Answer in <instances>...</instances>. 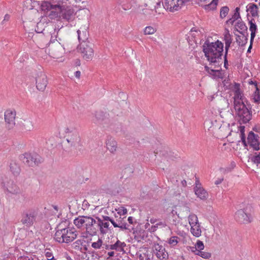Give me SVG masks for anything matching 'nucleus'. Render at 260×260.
Wrapping results in <instances>:
<instances>
[{"label":"nucleus","mask_w":260,"mask_h":260,"mask_svg":"<svg viewBox=\"0 0 260 260\" xmlns=\"http://www.w3.org/2000/svg\"><path fill=\"white\" fill-rule=\"evenodd\" d=\"M203 51L210 66L218 68L221 65L223 44L220 41L210 42L206 41L203 45Z\"/></svg>","instance_id":"1"},{"label":"nucleus","mask_w":260,"mask_h":260,"mask_svg":"<svg viewBox=\"0 0 260 260\" xmlns=\"http://www.w3.org/2000/svg\"><path fill=\"white\" fill-rule=\"evenodd\" d=\"M58 31L54 29L48 46L49 54L54 58H59L64 53V44L60 38L56 39Z\"/></svg>","instance_id":"2"},{"label":"nucleus","mask_w":260,"mask_h":260,"mask_svg":"<svg viewBox=\"0 0 260 260\" xmlns=\"http://www.w3.org/2000/svg\"><path fill=\"white\" fill-rule=\"evenodd\" d=\"M77 236V232L74 229L68 228L57 230L54 235V239L60 243H69L73 241Z\"/></svg>","instance_id":"3"},{"label":"nucleus","mask_w":260,"mask_h":260,"mask_svg":"<svg viewBox=\"0 0 260 260\" xmlns=\"http://www.w3.org/2000/svg\"><path fill=\"white\" fill-rule=\"evenodd\" d=\"M95 221L96 217L93 218L91 216H79L74 219V223L78 228H84L90 235H94Z\"/></svg>","instance_id":"4"},{"label":"nucleus","mask_w":260,"mask_h":260,"mask_svg":"<svg viewBox=\"0 0 260 260\" xmlns=\"http://www.w3.org/2000/svg\"><path fill=\"white\" fill-rule=\"evenodd\" d=\"M234 108L239 120L243 123H246L251 120L252 112L246 107L244 103L237 102L236 105L234 106Z\"/></svg>","instance_id":"5"},{"label":"nucleus","mask_w":260,"mask_h":260,"mask_svg":"<svg viewBox=\"0 0 260 260\" xmlns=\"http://www.w3.org/2000/svg\"><path fill=\"white\" fill-rule=\"evenodd\" d=\"M38 215V209L30 208L23 211L21 222L26 227L32 226L36 221Z\"/></svg>","instance_id":"6"},{"label":"nucleus","mask_w":260,"mask_h":260,"mask_svg":"<svg viewBox=\"0 0 260 260\" xmlns=\"http://www.w3.org/2000/svg\"><path fill=\"white\" fill-rule=\"evenodd\" d=\"M42 7L43 10L49 11L48 17L50 19H55L60 16L63 5L60 3L53 4L48 2H44L42 4Z\"/></svg>","instance_id":"7"},{"label":"nucleus","mask_w":260,"mask_h":260,"mask_svg":"<svg viewBox=\"0 0 260 260\" xmlns=\"http://www.w3.org/2000/svg\"><path fill=\"white\" fill-rule=\"evenodd\" d=\"M65 133L66 140L71 147L76 149L81 146V138L77 131L68 127Z\"/></svg>","instance_id":"8"},{"label":"nucleus","mask_w":260,"mask_h":260,"mask_svg":"<svg viewBox=\"0 0 260 260\" xmlns=\"http://www.w3.org/2000/svg\"><path fill=\"white\" fill-rule=\"evenodd\" d=\"M79 51L82 57L86 60H91L94 55L93 44L90 42H81L79 47Z\"/></svg>","instance_id":"9"},{"label":"nucleus","mask_w":260,"mask_h":260,"mask_svg":"<svg viewBox=\"0 0 260 260\" xmlns=\"http://www.w3.org/2000/svg\"><path fill=\"white\" fill-rule=\"evenodd\" d=\"M190 0H165L164 8L170 12L179 10L184 3Z\"/></svg>","instance_id":"10"},{"label":"nucleus","mask_w":260,"mask_h":260,"mask_svg":"<svg viewBox=\"0 0 260 260\" xmlns=\"http://www.w3.org/2000/svg\"><path fill=\"white\" fill-rule=\"evenodd\" d=\"M36 84L38 90L44 91L48 84L47 76L42 72H39L36 77Z\"/></svg>","instance_id":"11"},{"label":"nucleus","mask_w":260,"mask_h":260,"mask_svg":"<svg viewBox=\"0 0 260 260\" xmlns=\"http://www.w3.org/2000/svg\"><path fill=\"white\" fill-rule=\"evenodd\" d=\"M16 115V113L15 110H7L5 112L6 125L8 129H12L15 125Z\"/></svg>","instance_id":"12"},{"label":"nucleus","mask_w":260,"mask_h":260,"mask_svg":"<svg viewBox=\"0 0 260 260\" xmlns=\"http://www.w3.org/2000/svg\"><path fill=\"white\" fill-rule=\"evenodd\" d=\"M153 251L159 260L168 259V253L162 245L154 243L153 246Z\"/></svg>","instance_id":"13"},{"label":"nucleus","mask_w":260,"mask_h":260,"mask_svg":"<svg viewBox=\"0 0 260 260\" xmlns=\"http://www.w3.org/2000/svg\"><path fill=\"white\" fill-rule=\"evenodd\" d=\"M235 218L237 221L243 223H249L252 219L251 215L246 212V209L238 210L235 213Z\"/></svg>","instance_id":"14"},{"label":"nucleus","mask_w":260,"mask_h":260,"mask_svg":"<svg viewBox=\"0 0 260 260\" xmlns=\"http://www.w3.org/2000/svg\"><path fill=\"white\" fill-rule=\"evenodd\" d=\"M194 193L198 198L202 200H206L208 197V193L202 186L199 180H196L195 186L193 188Z\"/></svg>","instance_id":"15"},{"label":"nucleus","mask_w":260,"mask_h":260,"mask_svg":"<svg viewBox=\"0 0 260 260\" xmlns=\"http://www.w3.org/2000/svg\"><path fill=\"white\" fill-rule=\"evenodd\" d=\"M109 223L108 222H105L102 219L98 217H96V221L94 225V235L96 234L99 231L103 234H106L107 232V230L105 229H108Z\"/></svg>","instance_id":"16"},{"label":"nucleus","mask_w":260,"mask_h":260,"mask_svg":"<svg viewBox=\"0 0 260 260\" xmlns=\"http://www.w3.org/2000/svg\"><path fill=\"white\" fill-rule=\"evenodd\" d=\"M108 116L109 114L103 111H98L95 113L94 118L92 120L94 123H100L105 127L104 124L109 121Z\"/></svg>","instance_id":"17"},{"label":"nucleus","mask_w":260,"mask_h":260,"mask_svg":"<svg viewBox=\"0 0 260 260\" xmlns=\"http://www.w3.org/2000/svg\"><path fill=\"white\" fill-rule=\"evenodd\" d=\"M3 187L8 193L17 194L20 193V189L12 181L9 180L6 183H3Z\"/></svg>","instance_id":"18"},{"label":"nucleus","mask_w":260,"mask_h":260,"mask_svg":"<svg viewBox=\"0 0 260 260\" xmlns=\"http://www.w3.org/2000/svg\"><path fill=\"white\" fill-rule=\"evenodd\" d=\"M220 66L218 68H214V66H211V67H208L207 66H205V69L206 72H208V74L211 75L213 78L214 79H222L223 78V75L221 73V69L220 68Z\"/></svg>","instance_id":"19"},{"label":"nucleus","mask_w":260,"mask_h":260,"mask_svg":"<svg viewBox=\"0 0 260 260\" xmlns=\"http://www.w3.org/2000/svg\"><path fill=\"white\" fill-rule=\"evenodd\" d=\"M258 136L255 134L253 132L251 131L248 136L247 140L250 146L253 148L255 150H258L259 149V143L257 139Z\"/></svg>","instance_id":"20"},{"label":"nucleus","mask_w":260,"mask_h":260,"mask_svg":"<svg viewBox=\"0 0 260 260\" xmlns=\"http://www.w3.org/2000/svg\"><path fill=\"white\" fill-rule=\"evenodd\" d=\"M61 16L62 19L66 20L68 22L73 21L75 18L74 10L70 8H65L63 6Z\"/></svg>","instance_id":"21"},{"label":"nucleus","mask_w":260,"mask_h":260,"mask_svg":"<svg viewBox=\"0 0 260 260\" xmlns=\"http://www.w3.org/2000/svg\"><path fill=\"white\" fill-rule=\"evenodd\" d=\"M88 26L84 25L81 27L79 29L77 30L78 40L80 43L81 42H88L87 41L88 39Z\"/></svg>","instance_id":"22"},{"label":"nucleus","mask_w":260,"mask_h":260,"mask_svg":"<svg viewBox=\"0 0 260 260\" xmlns=\"http://www.w3.org/2000/svg\"><path fill=\"white\" fill-rule=\"evenodd\" d=\"M107 149L112 153L116 151L117 148V143L116 141L111 136H108L106 141Z\"/></svg>","instance_id":"23"},{"label":"nucleus","mask_w":260,"mask_h":260,"mask_svg":"<svg viewBox=\"0 0 260 260\" xmlns=\"http://www.w3.org/2000/svg\"><path fill=\"white\" fill-rule=\"evenodd\" d=\"M31 158L30 167L38 166L43 162V158L37 153H29L28 158Z\"/></svg>","instance_id":"24"},{"label":"nucleus","mask_w":260,"mask_h":260,"mask_svg":"<svg viewBox=\"0 0 260 260\" xmlns=\"http://www.w3.org/2000/svg\"><path fill=\"white\" fill-rule=\"evenodd\" d=\"M235 95L234 96V106L236 105V103H243L242 98L241 91L239 88V84L235 83L234 86Z\"/></svg>","instance_id":"25"},{"label":"nucleus","mask_w":260,"mask_h":260,"mask_svg":"<svg viewBox=\"0 0 260 260\" xmlns=\"http://www.w3.org/2000/svg\"><path fill=\"white\" fill-rule=\"evenodd\" d=\"M190 215V209L188 206L180 207L177 214L178 217L180 219L184 218Z\"/></svg>","instance_id":"26"},{"label":"nucleus","mask_w":260,"mask_h":260,"mask_svg":"<svg viewBox=\"0 0 260 260\" xmlns=\"http://www.w3.org/2000/svg\"><path fill=\"white\" fill-rule=\"evenodd\" d=\"M116 223L117 225H116V228H119L120 230L130 231L129 225L126 223L125 218L120 217L119 219H116Z\"/></svg>","instance_id":"27"},{"label":"nucleus","mask_w":260,"mask_h":260,"mask_svg":"<svg viewBox=\"0 0 260 260\" xmlns=\"http://www.w3.org/2000/svg\"><path fill=\"white\" fill-rule=\"evenodd\" d=\"M241 35H236V42L239 46H243L245 45L247 41V38L244 32L239 31Z\"/></svg>","instance_id":"28"},{"label":"nucleus","mask_w":260,"mask_h":260,"mask_svg":"<svg viewBox=\"0 0 260 260\" xmlns=\"http://www.w3.org/2000/svg\"><path fill=\"white\" fill-rule=\"evenodd\" d=\"M125 246L126 244L124 242L117 240L115 244L110 245V248L112 250L123 251H124V247Z\"/></svg>","instance_id":"29"},{"label":"nucleus","mask_w":260,"mask_h":260,"mask_svg":"<svg viewBox=\"0 0 260 260\" xmlns=\"http://www.w3.org/2000/svg\"><path fill=\"white\" fill-rule=\"evenodd\" d=\"M22 127L26 131H31L34 128L32 122L29 119H23L21 121Z\"/></svg>","instance_id":"30"},{"label":"nucleus","mask_w":260,"mask_h":260,"mask_svg":"<svg viewBox=\"0 0 260 260\" xmlns=\"http://www.w3.org/2000/svg\"><path fill=\"white\" fill-rule=\"evenodd\" d=\"M191 233L192 235L196 237H199L201 235L202 230L199 223L197 224H193L191 226L190 229Z\"/></svg>","instance_id":"31"},{"label":"nucleus","mask_w":260,"mask_h":260,"mask_svg":"<svg viewBox=\"0 0 260 260\" xmlns=\"http://www.w3.org/2000/svg\"><path fill=\"white\" fill-rule=\"evenodd\" d=\"M10 169L12 173L15 176H17L20 172V168L18 164L13 161H12L10 164Z\"/></svg>","instance_id":"32"},{"label":"nucleus","mask_w":260,"mask_h":260,"mask_svg":"<svg viewBox=\"0 0 260 260\" xmlns=\"http://www.w3.org/2000/svg\"><path fill=\"white\" fill-rule=\"evenodd\" d=\"M247 10L250 12L253 17H256L258 15V7L254 4H250Z\"/></svg>","instance_id":"33"},{"label":"nucleus","mask_w":260,"mask_h":260,"mask_svg":"<svg viewBox=\"0 0 260 260\" xmlns=\"http://www.w3.org/2000/svg\"><path fill=\"white\" fill-rule=\"evenodd\" d=\"M249 23H250L249 30L251 31L250 41H251V42H252L255 36V32H256V30L257 29V26L254 23L252 22V20H250L249 21Z\"/></svg>","instance_id":"34"},{"label":"nucleus","mask_w":260,"mask_h":260,"mask_svg":"<svg viewBox=\"0 0 260 260\" xmlns=\"http://www.w3.org/2000/svg\"><path fill=\"white\" fill-rule=\"evenodd\" d=\"M252 97V100L255 103L257 104H259L260 103V89L258 87H256V89H255V91L253 93Z\"/></svg>","instance_id":"35"},{"label":"nucleus","mask_w":260,"mask_h":260,"mask_svg":"<svg viewBox=\"0 0 260 260\" xmlns=\"http://www.w3.org/2000/svg\"><path fill=\"white\" fill-rule=\"evenodd\" d=\"M235 28L237 31L239 32V31L244 32L245 30H247V27L245 25V23L243 21H241L239 20L235 25Z\"/></svg>","instance_id":"36"},{"label":"nucleus","mask_w":260,"mask_h":260,"mask_svg":"<svg viewBox=\"0 0 260 260\" xmlns=\"http://www.w3.org/2000/svg\"><path fill=\"white\" fill-rule=\"evenodd\" d=\"M29 156V153H24L23 154H21L20 156V159L22 161V162L28 166H30V161H31V158H28V156Z\"/></svg>","instance_id":"37"},{"label":"nucleus","mask_w":260,"mask_h":260,"mask_svg":"<svg viewBox=\"0 0 260 260\" xmlns=\"http://www.w3.org/2000/svg\"><path fill=\"white\" fill-rule=\"evenodd\" d=\"M188 217L189 223L190 226L192 225L193 224H197L199 223L198 217L195 214H190Z\"/></svg>","instance_id":"38"},{"label":"nucleus","mask_w":260,"mask_h":260,"mask_svg":"<svg viewBox=\"0 0 260 260\" xmlns=\"http://www.w3.org/2000/svg\"><path fill=\"white\" fill-rule=\"evenodd\" d=\"M218 0H212V1L209 4L205 6V9L206 10H213L216 8Z\"/></svg>","instance_id":"39"},{"label":"nucleus","mask_w":260,"mask_h":260,"mask_svg":"<svg viewBox=\"0 0 260 260\" xmlns=\"http://www.w3.org/2000/svg\"><path fill=\"white\" fill-rule=\"evenodd\" d=\"M250 159L252 162L257 166L260 164V152L258 153L257 152L254 153V154L251 156Z\"/></svg>","instance_id":"40"},{"label":"nucleus","mask_w":260,"mask_h":260,"mask_svg":"<svg viewBox=\"0 0 260 260\" xmlns=\"http://www.w3.org/2000/svg\"><path fill=\"white\" fill-rule=\"evenodd\" d=\"M224 41L225 43L231 44L232 42V35L228 29H225L224 34Z\"/></svg>","instance_id":"41"},{"label":"nucleus","mask_w":260,"mask_h":260,"mask_svg":"<svg viewBox=\"0 0 260 260\" xmlns=\"http://www.w3.org/2000/svg\"><path fill=\"white\" fill-rule=\"evenodd\" d=\"M164 6V4L161 3L160 2H156V4L154 7L155 12L159 14L162 13L163 10L165 9Z\"/></svg>","instance_id":"42"},{"label":"nucleus","mask_w":260,"mask_h":260,"mask_svg":"<svg viewBox=\"0 0 260 260\" xmlns=\"http://www.w3.org/2000/svg\"><path fill=\"white\" fill-rule=\"evenodd\" d=\"M164 156L161 159V162L165 163V159L168 160H173L175 157L173 155V153L171 151H170L169 153L167 152L166 153L163 154Z\"/></svg>","instance_id":"43"},{"label":"nucleus","mask_w":260,"mask_h":260,"mask_svg":"<svg viewBox=\"0 0 260 260\" xmlns=\"http://www.w3.org/2000/svg\"><path fill=\"white\" fill-rule=\"evenodd\" d=\"M229 12V8L227 6L222 7L220 9V16L221 18L225 17Z\"/></svg>","instance_id":"44"},{"label":"nucleus","mask_w":260,"mask_h":260,"mask_svg":"<svg viewBox=\"0 0 260 260\" xmlns=\"http://www.w3.org/2000/svg\"><path fill=\"white\" fill-rule=\"evenodd\" d=\"M83 240H77L73 244V247L74 249L76 250H81L82 248L81 247V245L83 244Z\"/></svg>","instance_id":"45"},{"label":"nucleus","mask_w":260,"mask_h":260,"mask_svg":"<svg viewBox=\"0 0 260 260\" xmlns=\"http://www.w3.org/2000/svg\"><path fill=\"white\" fill-rule=\"evenodd\" d=\"M194 248L195 250L197 249L199 252L201 251L202 250H203L204 248V245L203 242L200 240H198L195 245Z\"/></svg>","instance_id":"46"},{"label":"nucleus","mask_w":260,"mask_h":260,"mask_svg":"<svg viewBox=\"0 0 260 260\" xmlns=\"http://www.w3.org/2000/svg\"><path fill=\"white\" fill-rule=\"evenodd\" d=\"M197 255L205 259H209L211 256L210 253L202 251L198 252Z\"/></svg>","instance_id":"47"},{"label":"nucleus","mask_w":260,"mask_h":260,"mask_svg":"<svg viewBox=\"0 0 260 260\" xmlns=\"http://www.w3.org/2000/svg\"><path fill=\"white\" fill-rule=\"evenodd\" d=\"M156 30L154 28L151 26H147L145 28L144 34L145 35H152L155 32Z\"/></svg>","instance_id":"48"},{"label":"nucleus","mask_w":260,"mask_h":260,"mask_svg":"<svg viewBox=\"0 0 260 260\" xmlns=\"http://www.w3.org/2000/svg\"><path fill=\"white\" fill-rule=\"evenodd\" d=\"M178 239H179V237L177 236L171 237L169 239V243L172 246H175L178 243Z\"/></svg>","instance_id":"49"},{"label":"nucleus","mask_w":260,"mask_h":260,"mask_svg":"<svg viewBox=\"0 0 260 260\" xmlns=\"http://www.w3.org/2000/svg\"><path fill=\"white\" fill-rule=\"evenodd\" d=\"M102 243L103 241L101 239H99L98 241L93 242L91 244V246L94 249H99L102 246Z\"/></svg>","instance_id":"50"},{"label":"nucleus","mask_w":260,"mask_h":260,"mask_svg":"<svg viewBox=\"0 0 260 260\" xmlns=\"http://www.w3.org/2000/svg\"><path fill=\"white\" fill-rule=\"evenodd\" d=\"M240 137L241 138V140L242 143L245 146H246V140L244 134V127H240Z\"/></svg>","instance_id":"51"},{"label":"nucleus","mask_w":260,"mask_h":260,"mask_svg":"<svg viewBox=\"0 0 260 260\" xmlns=\"http://www.w3.org/2000/svg\"><path fill=\"white\" fill-rule=\"evenodd\" d=\"M240 8L239 7H237L235 9V11L234 14L233 15L232 18L235 20V21L238 20V18H240V15L239 13Z\"/></svg>","instance_id":"52"},{"label":"nucleus","mask_w":260,"mask_h":260,"mask_svg":"<svg viewBox=\"0 0 260 260\" xmlns=\"http://www.w3.org/2000/svg\"><path fill=\"white\" fill-rule=\"evenodd\" d=\"M117 213L120 215H124L127 213V209L124 207L119 208L117 210Z\"/></svg>","instance_id":"53"},{"label":"nucleus","mask_w":260,"mask_h":260,"mask_svg":"<svg viewBox=\"0 0 260 260\" xmlns=\"http://www.w3.org/2000/svg\"><path fill=\"white\" fill-rule=\"evenodd\" d=\"M231 44L225 43V56H227L228 50L231 46Z\"/></svg>","instance_id":"54"},{"label":"nucleus","mask_w":260,"mask_h":260,"mask_svg":"<svg viewBox=\"0 0 260 260\" xmlns=\"http://www.w3.org/2000/svg\"><path fill=\"white\" fill-rule=\"evenodd\" d=\"M10 19V16L8 14H6L5 16L4 20L2 22V24H4L5 21H8Z\"/></svg>","instance_id":"55"},{"label":"nucleus","mask_w":260,"mask_h":260,"mask_svg":"<svg viewBox=\"0 0 260 260\" xmlns=\"http://www.w3.org/2000/svg\"><path fill=\"white\" fill-rule=\"evenodd\" d=\"M103 219H102V220H103V221L108 222L110 220L111 218L107 216H103Z\"/></svg>","instance_id":"56"},{"label":"nucleus","mask_w":260,"mask_h":260,"mask_svg":"<svg viewBox=\"0 0 260 260\" xmlns=\"http://www.w3.org/2000/svg\"><path fill=\"white\" fill-rule=\"evenodd\" d=\"M234 22H235V20H234L232 19V18H230L229 19H228V20L226 21V23L227 24H231L233 25Z\"/></svg>","instance_id":"57"},{"label":"nucleus","mask_w":260,"mask_h":260,"mask_svg":"<svg viewBox=\"0 0 260 260\" xmlns=\"http://www.w3.org/2000/svg\"><path fill=\"white\" fill-rule=\"evenodd\" d=\"M249 84L251 85H254L255 86V89H256V87H258L256 81L250 80V81H249Z\"/></svg>","instance_id":"58"},{"label":"nucleus","mask_w":260,"mask_h":260,"mask_svg":"<svg viewBox=\"0 0 260 260\" xmlns=\"http://www.w3.org/2000/svg\"><path fill=\"white\" fill-rule=\"evenodd\" d=\"M223 180V178H221V179H218L217 180L215 181V184L216 185H218L219 184H220L222 181Z\"/></svg>","instance_id":"59"},{"label":"nucleus","mask_w":260,"mask_h":260,"mask_svg":"<svg viewBox=\"0 0 260 260\" xmlns=\"http://www.w3.org/2000/svg\"><path fill=\"white\" fill-rule=\"evenodd\" d=\"M110 221L112 223L114 227L116 228V225H117L116 223V220L115 221L113 219L111 218Z\"/></svg>","instance_id":"60"},{"label":"nucleus","mask_w":260,"mask_h":260,"mask_svg":"<svg viewBox=\"0 0 260 260\" xmlns=\"http://www.w3.org/2000/svg\"><path fill=\"white\" fill-rule=\"evenodd\" d=\"M80 75H81V72L79 71H76L75 73V76L76 77H77V78H79L80 77Z\"/></svg>","instance_id":"61"},{"label":"nucleus","mask_w":260,"mask_h":260,"mask_svg":"<svg viewBox=\"0 0 260 260\" xmlns=\"http://www.w3.org/2000/svg\"><path fill=\"white\" fill-rule=\"evenodd\" d=\"M133 220H134V218L133 217H131V216H129L128 219H127V221H128V222L130 223V224H133Z\"/></svg>","instance_id":"62"},{"label":"nucleus","mask_w":260,"mask_h":260,"mask_svg":"<svg viewBox=\"0 0 260 260\" xmlns=\"http://www.w3.org/2000/svg\"><path fill=\"white\" fill-rule=\"evenodd\" d=\"M190 249H191V251L192 252H194L196 255H197L198 252H199V251L197 249L196 250H195L194 247H190Z\"/></svg>","instance_id":"63"},{"label":"nucleus","mask_w":260,"mask_h":260,"mask_svg":"<svg viewBox=\"0 0 260 260\" xmlns=\"http://www.w3.org/2000/svg\"><path fill=\"white\" fill-rule=\"evenodd\" d=\"M46 256L48 258V259L52 257L51 253L49 252H46Z\"/></svg>","instance_id":"64"}]
</instances>
